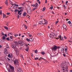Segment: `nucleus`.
I'll return each mask as SVG.
<instances>
[{
    "instance_id": "obj_1",
    "label": "nucleus",
    "mask_w": 72,
    "mask_h": 72,
    "mask_svg": "<svg viewBox=\"0 0 72 72\" xmlns=\"http://www.w3.org/2000/svg\"><path fill=\"white\" fill-rule=\"evenodd\" d=\"M57 33H51L50 35H49V37L51 38V39H60V40H63V37L61 39V36L60 35V36H58V37L57 38H56L57 37Z\"/></svg>"
},
{
    "instance_id": "obj_2",
    "label": "nucleus",
    "mask_w": 72,
    "mask_h": 72,
    "mask_svg": "<svg viewBox=\"0 0 72 72\" xmlns=\"http://www.w3.org/2000/svg\"><path fill=\"white\" fill-rule=\"evenodd\" d=\"M60 48L59 46H54V47H52L51 48V49L52 50V51H56L57 49H59Z\"/></svg>"
},
{
    "instance_id": "obj_3",
    "label": "nucleus",
    "mask_w": 72,
    "mask_h": 72,
    "mask_svg": "<svg viewBox=\"0 0 72 72\" xmlns=\"http://www.w3.org/2000/svg\"><path fill=\"white\" fill-rule=\"evenodd\" d=\"M18 44L19 45H20V46H23V45H24V42H23L22 41H19L18 42Z\"/></svg>"
},
{
    "instance_id": "obj_4",
    "label": "nucleus",
    "mask_w": 72,
    "mask_h": 72,
    "mask_svg": "<svg viewBox=\"0 0 72 72\" xmlns=\"http://www.w3.org/2000/svg\"><path fill=\"white\" fill-rule=\"evenodd\" d=\"M32 10L31 9V8H30L29 9H28L27 10V13L29 14H32Z\"/></svg>"
},
{
    "instance_id": "obj_5",
    "label": "nucleus",
    "mask_w": 72,
    "mask_h": 72,
    "mask_svg": "<svg viewBox=\"0 0 72 72\" xmlns=\"http://www.w3.org/2000/svg\"><path fill=\"white\" fill-rule=\"evenodd\" d=\"M64 67H62V68H65V69H66V70H65V71H67L68 72V66L66 65H64Z\"/></svg>"
},
{
    "instance_id": "obj_6",
    "label": "nucleus",
    "mask_w": 72,
    "mask_h": 72,
    "mask_svg": "<svg viewBox=\"0 0 72 72\" xmlns=\"http://www.w3.org/2000/svg\"><path fill=\"white\" fill-rule=\"evenodd\" d=\"M10 69L11 70H12V71L14 70V67L12 66L11 65H10Z\"/></svg>"
},
{
    "instance_id": "obj_7",
    "label": "nucleus",
    "mask_w": 72,
    "mask_h": 72,
    "mask_svg": "<svg viewBox=\"0 0 72 72\" xmlns=\"http://www.w3.org/2000/svg\"><path fill=\"white\" fill-rule=\"evenodd\" d=\"M4 53L6 55L8 54V51H7V49L6 48H5L4 49Z\"/></svg>"
},
{
    "instance_id": "obj_8",
    "label": "nucleus",
    "mask_w": 72,
    "mask_h": 72,
    "mask_svg": "<svg viewBox=\"0 0 72 72\" xmlns=\"http://www.w3.org/2000/svg\"><path fill=\"white\" fill-rule=\"evenodd\" d=\"M63 28H64V29H65L66 31H67V29H66V27H67V26H66V24H63Z\"/></svg>"
},
{
    "instance_id": "obj_9",
    "label": "nucleus",
    "mask_w": 72,
    "mask_h": 72,
    "mask_svg": "<svg viewBox=\"0 0 72 72\" xmlns=\"http://www.w3.org/2000/svg\"><path fill=\"white\" fill-rule=\"evenodd\" d=\"M23 10L22 9H21L20 10H18V14H19V13H20L21 12H22V11Z\"/></svg>"
},
{
    "instance_id": "obj_10",
    "label": "nucleus",
    "mask_w": 72,
    "mask_h": 72,
    "mask_svg": "<svg viewBox=\"0 0 72 72\" xmlns=\"http://www.w3.org/2000/svg\"><path fill=\"white\" fill-rule=\"evenodd\" d=\"M18 72H23V71L20 69H17Z\"/></svg>"
},
{
    "instance_id": "obj_11",
    "label": "nucleus",
    "mask_w": 72,
    "mask_h": 72,
    "mask_svg": "<svg viewBox=\"0 0 72 72\" xmlns=\"http://www.w3.org/2000/svg\"><path fill=\"white\" fill-rule=\"evenodd\" d=\"M12 48L14 49V48H16V46L15 45L13 44L12 46Z\"/></svg>"
},
{
    "instance_id": "obj_12",
    "label": "nucleus",
    "mask_w": 72,
    "mask_h": 72,
    "mask_svg": "<svg viewBox=\"0 0 72 72\" xmlns=\"http://www.w3.org/2000/svg\"><path fill=\"white\" fill-rule=\"evenodd\" d=\"M44 35V34H43V33H39L38 34V36H42V35Z\"/></svg>"
},
{
    "instance_id": "obj_13",
    "label": "nucleus",
    "mask_w": 72,
    "mask_h": 72,
    "mask_svg": "<svg viewBox=\"0 0 72 72\" xmlns=\"http://www.w3.org/2000/svg\"><path fill=\"white\" fill-rule=\"evenodd\" d=\"M45 23L44 24H48V21L45 20V19H44Z\"/></svg>"
},
{
    "instance_id": "obj_14",
    "label": "nucleus",
    "mask_w": 72,
    "mask_h": 72,
    "mask_svg": "<svg viewBox=\"0 0 72 72\" xmlns=\"http://www.w3.org/2000/svg\"><path fill=\"white\" fill-rule=\"evenodd\" d=\"M43 22H42V21H39V24H41V25H42V24H43Z\"/></svg>"
},
{
    "instance_id": "obj_15",
    "label": "nucleus",
    "mask_w": 72,
    "mask_h": 72,
    "mask_svg": "<svg viewBox=\"0 0 72 72\" xmlns=\"http://www.w3.org/2000/svg\"><path fill=\"white\" fill-rule=\"evenodd\" d=\"M14 64H16V63H17V59H15L14 61Z\"/></svg>"
},
{
    "instance_id": "obj_16",
    "label": "nucleus",
    "mask_w": 72,
    "mask_h": 72,
    "mask_svg": "<svg viewBox=\"0 0 72 72\" xmlns=\"http://www.w3.org/2000/svg\"><path fill=\"white\" fill-rule=\"evenodd\" d=\"M23 26H24V27L25 28V29H27V26L24 24H23Z\"/></svg>"
},
{
    "instance_id": "obj_17",
    "label": "nucleus",
    "mask_w": 72,
    "mask_h": 72,
    "mask_svg": "<svg viewBox=\"0 0 72 72\" xmlns=\"http://www.w3.org/2000/svg\"><path fill=\"white\" fill-rule=\"evenodd\" d=\"M34 40L33 38H31L30 39V41H33Z\"/></svg>"
},
{
    "instance_id": "obj_18",
    "label": "nucleus",
    "mask_w": 72,
    "mask_h": 72,
    "mask_svg": "<svg viewBox=\"0 0 72 72\" xmlns=\"http://www.w3.org/2000/svg\"><path fill=\"white\" fill-rule=\"evenodd\" d=\"M61 51L63 53H64V48H62L61 49Z\"/></svg>"
},
{
    "instance_id": "obj_19",
    "label": "nucleus",
    "mask_w": 72,
    "mask_h": 72,
    "mask_svg": "<svg viewBox=\"0 0 72 72\" xmlns=\"http://www.w3.org/2000/svg\"><path fill=\"white\" fill-rule=\"evenodd\" d=\"M3 40H6V37H5L4 36L2 37Z\"/></svg>"
},
{
    "instance_id": "obj_20",
    "label": "nucleus",
    "mask_w": 72,
    "mask_h": 72,
    "mask_svg": "<svg viewBox=\"0 0 72 72\" xmlns=\"http://www.w3.org/2000/svg\"><path fill=\"white\" fill-rule=\"evenodd\" d=\"M25 46L26 47H27V49H29V47L27 45V44H25Z\"/></svg>"
},
{
    "instance_id": "obj_21",
    "label": "nucleus",
    "mask_w": 72,
    "mask_h": 72,
    "mask_svg": "<svg viewBox=\"0 0 72 72\" xmlns=\"http://www.w3.org/2000/svg\"><path fill=\"white\" fill-rule=\"evenodd\" d=\"M12 5H13H13H15V6H18L19 5L18 4H12Z\"/></svg>"
},
{
    "instance_id": "obj_22",
    "label": "nucleus",
    "mask_w": 72,
    "mask_h": 72,
    "mask_svg": "<svg viewBox=\"0 0 72 72\" xmlns=\"http://www.w3.org/2000/svg\"><path fill=\"white\" fill-rule=\"evenodd\" d=\"M42 59H44V60H45V59L42 58V57H40V58H39V60H42Z\"/></svg>"
},
{
    "instance_id": "obj_23",
    "label": "nucleus",
    "mask_w": 72,
    "mask_h": 72,
    "mask_svg": "<svg viewBox=\"0 0 72 72\" xmlns=\"http://www.w3.org/2000/svg\"><path fill=\"white\" fill-rule=\"evenodd\" d=\"M27 34H28V35L29 37H32V35L28 33H27Z\"/></svg>"
},
{
    "instance_id": "obj_24",
    "label": "nucleus",
    "mask_w": 72,
    "mask_h": 72,
    "mask_svg": "<svg viewBox=\"0 0 72 72\" xmlns=\"http://www.w3.org/2000/svg\"><path fill=\"white\" fill-rule=\"evenodd\" d=\"M38 5V4H37V3H36L35 4V8H36L37 6V5Z\"/></svg>"
},
{
    "instance_id": "obj_25",
    "label": "nucleus",
    "mask_w": 72,
    "mask_h": 72,
    "mask_svg": "<svg viewBox=\"0 0 72 72\" xmlns=\"http://www.w3.org/2000/svg\"><path fill=\"white\" fill-rule=\"evenodd\" d=\"M23 16H26V13L25 12H24L23 14Z\"/></svg>"
},
{
    "instance_id": "obj_26",
    "label": "nucleus",
    "mask_w": 72,
    "mask_h": 72,
    "mask_svg": "<svg viewBox=\"0 0 72 72\" xmlns=\"http://www.w3.org/2000/svg\"><path fill=\"white\" fill-rule=\"evenodd\" d=\"M4 28H5V29H6V30H8V27L5 26L4 27Z\"/></svg>"
},
{
    "instance_id": "obj_27",
    "label": "nucleus",
    "mask_w": 72,
    "mask_h": 72,
    "mask_svg": "<svg viewBox=\"0 0 72 72\" xmlns=\"http://www.w3.org/2000/svg\"><path fill=\"white\" fill-rule=\"evenodd\" d=\"M6 17V15L3 13V18H5V17Z\"/></svg>"
},
{
    "instance_id": "obj_28",
    "label": "nucleus",
    "mask_w": 72,
    "mask_h": 72,
    "mask_svg": "<svg viewBox=\"0 0 72 72\" xmlns=\"http://www.w3.org/2000/svg\"><path fill=\"white\" fill-rule=\"evenodd\" d=\"M26 41H28V42H30V39H28V38H27L26 39Z\"/></svg>"
},
{
    "instance_id": "obj_29",
    "label": "nucleus",
    "mask_w": 72,
    "mask_h": 72,
    "mask_svg": "<svg viewBox=\"0 0 72 72\" xmlns=\"http://www.w3.org/2000/svg\"><path fill=\"white\" fill-rule=\"evenodd\" d=\"M41 54H42V55H44L45 54V52H42L41 53Z\"/></svg>"
},
{
    "instance_id": "obj_30",
    "label": "nucleus",
    "mask_w": 72,
    "mask_h": 72,
    "mask_svg": "<svg viewBox=\"0 0 72 72\" xmlns=\"http://www.w3.org/2000/svg\"><path fill=\"white\" fill-rule=\"evenodd\" d=\"M35 53L36 54L37 53V50H36L35 51Z\"/></svg>"
},
{
    "instance_id": "obj_31",
    "label": "nucleus",
    "mask_w": 72,
    "mask_h": 72,
    "mask_svg": "<svg viewBox=\"0 0 72 72\" xmlns=\"http://www.w3.org/2000/svg\"><path fill=\"white\" fill-rule=\"evenodd\" d=\"M18 10L16 9L15 10V12H18Z\"/></svg>"
},
{
    "instance_id": "obj_32",
    "label": "nucleus",
    "mask_w": 72,
    "mask_h": 72,
    "mask_svg": "<svg viewBox=\"0 0 72 72\" xmlns=\"http://www.w3.org/2000/svg\"><path fill=\"white\" fill-rule=\"evenodd\" d=\"M16 54L17 55H19V52H16Z\"/></svg>"
},
{
    "instance_id": "obj_33",
    "label": "nucleus",
    "mask_w": 72,
    "mask_h": 72,
    "mask_svg": "<svg viewBox=\"0 0 72 72\" xmlns=\"http://www.w3.org/2000/svg\"><path fill=\"white\" fill-rule=\"evenodd\" d=\"M22 7H19L18 8V9L20 10V9H22Z\"/></svg>"
},
{
    "instance_id": "obj_34",
    "label": "nucleus",
    "mask_w": 72,
    "mask_h": 72,
    "mask_svg": "<svg viewBox=\"0 0 72 72\" xmlns=\"http://www.w3.org/2000/svg\"><path fill=\"white\" fill-rule=\"evenodd\" d=\"M40 1V0H37V1L39 2V4H40V3H41V2L40 1Z\"/></svg>"
},
{
    "instance_id": "obj_35",
    "label": "nucleus",
    "mask_w": 72,
    "mask_h": 72,
    "mask_svg": "<svg viewBox=\"0 0 72 72\" xmlns=\"http://www.w3.org/2000/svg\"><path fill=\"white\" fill-rule=\"evenodd\" d=\"M39 58L38 57H36L35 58V60H38L39 59Z\"/></svg>"
},
{
    "instance_id": "obj_36",
    "label": "nucleus",
    "mask_w": 72,
    "mask_h": 72,
    "mask_svg": "<svg viewBox=\"0 0 72 72\" xmlns=\"http://www.w3.org/2000/svg\"><path fill=\"white\" fill-rule=\"evenodd\" d=\"M45 7H44L42 11H44V10H45Z\"/></svg>"
},
{
    "instance_id": "obj_37",
    "label": "nucleus",
    "mask_w": 72,
    "mask_h": 72,
    "mask_svg": "<svg viewBox=\"0 0 72 72\" xmlns=\"http://www.w3.org/2000/svg\"><path fill=\"white\" fill-rule=\"evenodd\" d=\"M1 34L2 35H3V36H4V33H3V32H2V33H1Z\"/></svg>"
},
{
    "instance_id": "obj_38",
    "label": "nucleus",
    "mask_w": 72,
    "mask_h": 72,
    "mask_svg": "<svg viewBox=\"0 0 72 72\" xmlns=\"http://www.w3.org/2000/svg\"><path fill=\"white\" fill-rule=\"evenodd\" d=\"M68 23H69V24H71V21H68Z\"/></svg>"
},
{
    "instance_id": "obj_39",
    "label": "nucleus",
    "mask_w": 72,
    "mask_h": 72,
    "mask_svg": "<svg viewBox=\"0 0 72 72\" xmlns=\"http://www.w3.org/2000/svg\"><path fill=\"white\" fill-rule=\"evenodd\" d=\"M6 40H7L8 41H9V37L6 38Z\"/></svg>"
},
{
    "instance_id": "obj_40",
    "label": "nucleus",
    "mask_w": 72,
    "mask_h": 72,
    "mask_svg": "<svg viewBox=\"0 0 72 72\" xmlns=\"http://www.w3.org/2000/svg\"><path fill=\"white\" fill-rule=\"evenodd\" d=\"M8 57L9 58H10L11 56H10V54H9L8 55Z\"/></svg>"
},
{
    "instance_id": "obj_41",
    "label": "nucleus",
    "mask_w": 72,
    "mask_h": 72,
    "mask_svg": "<svg viewBox=\"0 0 72 72\" xmlns=\"http://www.w3.org/2000/svg\"><path fill=\"white\" fill-rule=\"evenodd\" d=\"M6 48H9V47L8 46V45H7L6 46Z\"/></svg>"
},
{
    "instance_id": "obj_42",
    "label": "nucleus",
    "mask_w": 72,
    "mask_h": 72,
    "mask_svg": "<svg viewBox=\"0 0 72 72\" xmlns=\"http://www.w3.org/2000/svg\"><path fill=\"white\" fill-rule=\"evenodd\" d=\"M18 36V34H17L15 35V37H16L17 36Z\"/></svg>"
},
{
    "instance_id": "obj_43",
    "label": "nucleus",
    "mask_w": 72,
    "mask_h": 72,
    "mask_svg": "<svg viewBox=\"0 0 72 72\" xmlns=\"http://www.w3.org/2000/svg\"><path fill=\"white\" fill-rule=\"evenodd\" d=\"M0 14L1 15V14H2V11L0 10Z\"/></svg>"
},
{
    "instance_id": "obj_44",
    "label": "nucleus",
    "mask_w": 72,
    "mask_h": 72,
    "mask_svg": "<svg viewBox=\"0 0 72 72\" xmlns=\"http://www.w3.org/2000/svg\"><path fill=\"white\" fill-rule=\"evenodd\" d=\"M36 9H37L36 8H34L33 9V11H34V10H35Z\"/></svg>"
},
{
    "instance_id": "obj_45",
    "label": "nucleus",
    "mask_w": 72,
    "mask_h": 72,
    "mask_svg": "<svg viewBox=\"0 0 72 72\" xmlns=\"http://www.w3.org/2000/svg\"><path fill=\"white\" fill-rule=\"evenodd\" d=\"M50 9H53V6L51 7Z\"/></svg>"
},
{
    "instance_id": "obj_46",
    "label": "nucleus",
    "mask_w": 72,
    "mask_h": 72,
    "mask_svg": "<svg viewBox=\"0 0 72 72\" xmlns=\"http://www.w3.org/2000/svg\"><path fill=\"white\" fill-rule=\"evenodd\" d=\"M28 49H27L26 48V49L25 50L26 51H28Z\"/></svg>"
},
{
    "instance_id": "obj_47",
    "label": "nucleus",
    "mask_w": 72,
    "mask_h": 72,
    "mask_svg": "<svg viewBox=\"0 0 72 72\" xmlns=\"http://www.w3.org/2000/svg\"><path fill=\"white\" fill-rule=\"evenodd\" d=\"M10 14V13H6V14H7V15H9V14Z\"/></svg>"
},
{
    "instance_id": "obj_48",
    "label": "nucleus",
    "mask_w": 72,
    "mask_h": 72,
    "mask_svg": "<svg viewBox=\"0 0 72 72\" xmlns=\"http://www.w3.org/2000/svg\"><path fill=\"white\" fill-rule=\"evenodd\" d=\"M32 6H33V7H35V4H33L32 5Z\"/></svg>"
},
{
    "instance_id": "obj_49",
    "label": "nucleus",
    "mask_w": 72,
    "mask_h": 72,
    "mask_svg": "<svg viewBox=\"0 0 72 72\" xmlns=\"http://www.w3.org/2000/svg\"><path fill=\"white\" fill-rule=\"evenodd\" d=\"M68 53L67 52V51H65V53L66 54H67Z\"/></svg>"
},
{
    "instance_id": "obj_50",
    "label": "nucleus",
    "mask_w": 72,
    "mask_h": 72,
    "mask_svg": "<svg viewBox=\"0 0 72 72\" xmlns=\"http://www.w3.org/2000/svg\"><path fill=\"white\" fill-rule=\"evenodd\" d=\"M58 22H59L58 21H56V24H57V23H58Z\"/></svg>"
},
{
    "instance_id": "obj_51",
    "label": "nucleus",
    "mask_w": 72,
    "mask_h": 72,
    "mask_svg": "<svg viewBox=\"0 0 72 72\" xmlns=\"http://www.w3.org/2000/svg\"><path fill=\"white\" fill-rule=\"evenodd\" d=\"M5 4L6 5H8V2H5Z\"/></svg>"
},
{
    "instance_id": "obj_52",
    "label": "nucleus",
    "mask_w": 72,
    "mask_h": 72,
    "mask_svg": "<svg viewBox=\"0 0 72 72\" xmlns=\"http://www.w3.org/2000/svg\"><path fill=\"white\" fill-rule=\"evenodd\" d=\"M4 36H5V37H7V35L6 34H5L4 35Z\"/></svg>"
},
{
    "instance_id": "obj_53",
    "label": "nucleus",
    "mask_w": 72,
    "mask_h": 72,
    "mask_svg": "<svg viewBox=\"0 0 72 72\" xmlns=\"http://www.w3.org/2000/svg\"><path fill=\"white\" fill-rule=\"evenodd\" d=\"M64 38L65 39H67V37H66V36H64Z\"/></svg>"
},
{
    "instance_id": "obj_54",
    "label": "nucleus",
    "mask_w": 72,
    "mask_h": 72,
    "mask_svg": "<svg viewBox=\"0 0 72 72\" xmlns=\"http://www.w3.org/2000/svg\"><path fill=\"white\" fill-rule=\"evenodd\" d=\"M65 51H67V48H66L65 50Z\"/></svg>"
},
{
    "instance_id": "obj_55",
    "label": "nucleus",
    "mask_w": 72,
    "mask_h": 72,
    "mask_svg": "<svg viewBox=\"0 0 72 72\" xmlns=\"http://www.w3.org/2000/svg\"><path fill=\"white\" fill-rule=\"evenodd\" d=\"M10 39H13V37H12V36H11L10 37Z\"/></svg>"
},
{
    "instance_id": "obj_56",
    "label": "nucleus",
    "mask_w": 72,
    "mask_h": 72,
    "mask_svg": "<svg viewBox=\"0 0 72 72\" xmlns=\"http://www.w3.org/2000/svg\"><path fill=\"white\" fill-rule=\"evenodd\" d=\"M15 51L16 52H17V49H15Z\"/></svg>"
},
{
    "instance_id": "obj_57",
    "label": "nucleus",
    "mask_w": 72,
    "mask_h": 72,
    "mask_svg": "<svg viewBox=\"0 0 72 72\" xmlns=\"http://www.w3.org/2000/svg\"><path fill=\"white\" fill-rule=\"evenodd\" d=\"M8 71L9 72H10V69H8Z\"/></svg>"
},
{
    "instance_id": "obj_58",
    "label": "nucleus",
    "mask_w": 72,
    "mask_h": 72,
    "mask_svg": "<svg viewBox=\"0 0 72 72\" xmlns=\"http://www.w3.org/2000/svg\"><path fill=\"white\" fill-rule=\"evenodd\" d=\"M19 14V15H21V14H22V13H20Z\"/></svg>"
},
{
    "instance_id": "obj_59",
    "label": "nucleus",
    "mask_w": 72,
    "mask_h": 72,
    "mask_svg": "<svg viewBox=\"0 0 72 72\" xmlns=\"http://www.w3.org/2000/svg\"><path fill=\"white\" fill-rule=\"evenodd\" d=\"M7 59H8V60H10V59H9V58H7Z\"/></svg>"
},
{
    "instance_id": "obj_60",
    "label": "nucleus",
    "mask_w": 72,
    "mask_h": 72,
    "mask_svg": "<svg viewBox=\"0 0 72 72\" xmlns=\"http://www.w3.org/2000/svg\"><path fill=\"white\" fill-rule=\"evenodd\" d=\"M63 55L64 56V57H66V55H65V54H63Z\"/></svg>"
},
{
    "instance_id": "obj_61",
    "label": "nucleus",
    "mask_w": 72,
    "mask_h": 72,
    "mask_svg": "<svg viewBox=\"0 0 72 72\" xmlns=\"http://www.w3.org/2000/svg\"><path fill=\"white\" fill-rule=\"evenodd\" d=\"M10 3L12 5V4H12V1H10Z\"/></svg>"
},
{
    "instance_id": "obj_62",
    "label": "nucleus",
    "mask_w": 72,
    "mask_h": 72,
    "mask_svg": "<svg viewBox=\"0 0 72 72\" xmlns=\"http://www.w3.org/2000/svg\"><path fill=\"white\" fill-rule=\"evenodd\" d=\"M63 7H64V8H65L66 7V6L65 5H64L63 6Z\"/></svg>"
},
{
    "instance_id": "obj_63",
    "label": "nucleus",
    "mask_w": 72,
    "mask_h": 72,
    "mask_svg": "<svg viewBox=\"0 0 72 72\" xmlns=\"http://www.w3.org/2000/svg\"><path fill=\"white\" fill-rule=\"evenodd\" d=\"M11 72H14V70H12Z\"/></svg>"
},
{
    "instance_id": "obj_64",
    "label": "nucleus",
    "mask_w": 72,
    "mask_h": 72,
    "mask_svg": "<svg viewBox=\"0 0 72 72\" xmlns=\"http://www.w3.org/2000/svg\"><path fill=\"white\" fill-rule=\"evenodd\" d=\"M14 9H15V6H14Z\"/></svg>"
}]
</instances>
